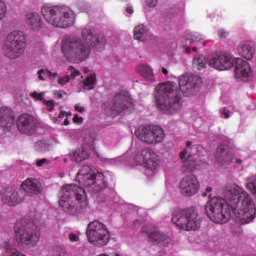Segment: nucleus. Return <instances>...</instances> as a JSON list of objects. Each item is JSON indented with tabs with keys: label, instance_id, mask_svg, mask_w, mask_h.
<instances>
[{
	"label": "nucleus",
	"instance_id": "1",
	"mask_svg": "<svg viewBox=\"0 0 256 256\" xmlns=\"http://www.w3.org/2000/svg\"><path fill=\"white\" fill-rule=\"evenodd\" d=\"M110 179L111 173L109 172H99L90 165L82 166L76 175V181L81 186L77 184L63 185L59 192V207L70 215H76V213L87 209L89 201L85 189L89 193H99V191L107 189Z\"/></svg>",
	"mask_w": 256,
	"mask_h": 256
},
{
	"label": "nucleus",
	"instance_id": "2",
	"mask_svg": "<svg viewBox=\"0 0 256 256\" xmlns=\"http://www.w3.org/2000/svg\"><path fill=\"white\" fill-rule=\"evenodd\" d=\"M231 212L242 225L251 223L256 217L255 200L237 184L226 186V201L212 198L205 206V213L213 223H227L231 219Z\"/></svg>",
	"mask_w": 256,
	"mask_h": 256
},
{
	"label": "nucleus",
	"instance_id": "3",
	"mask_svg": "<svg viewBox=\"0 0 256 256\" xmlns=\"http://www.w3.org/2000/svg\"><path fill=\"white\" fill-rule=\"evenodd\" d=\"M107 40L103 34L95 33V29L86 26L82 29V39L76 36L65 37L62 40V53L72 63L85 61L91 54V49L103 51Z\"/></svg>",
	"mask_w": 256,
	"mask_h": 256
},
{
	"label": "nucleus",
	"instance_id": "4",
	"mask_svg": "<svg viewBox=\"0 0 256 256\" xmlns=\"http://www.w3.org/2000/svg\"><path fill=\"white\" fill-rule=\"evenodd\" d=\"M179 88L173 82H166L160 84L156 87L155 99L156 105L160 111L167 113V115H173V113H178L183 107V102L181 101V94L187 95L188 91L194 89L195 76L192 74H186L180 76Z\"/></svg>",
	"mask_w": 256,
	"mask_h": 256
},
{
	"label": "nucleus",
	"instance_id": "5",
	"mask_svg": "<svg viewBox=\"0 0 256 256\" xmlns=\"http://www.w3.org/2000/svg\"><path fill=\"white\" fill-rule=\"evenodd\" d=\"M40 13L46 23L58 29H69L75 25V12L69 6L44 4Z\"/></svg>",
	"mask_w": 256,
	"mask_h": 256
},
{
	"label": "nucleus",
	"instance_id": "6",
	"mask_svg": "<svg viewBox=\"0 0 256 256\" xmlns=\"http://www.w3.org/2000/svg\"><path fill=\"white\" fill-rule=\"evenodd\" d=\"M14 233L17 243L22 247L31 249L37 247L39 243V234L33 229V222L28 218L19 219L14 225Z\"/></svg>",
	"mask_w": 256,
	"mask_h": 256
},
{
	"label": "nucleus",
	"instance_id": "7",
	"mask_svg": "<svg viewBox=\"0 0 256 256\" xmlns=\"http://www.w3.org/2000/svg\"><path fill=\"white\" fill-rule=\"evenodd\" d=\"M172 223L178 226L182 231H198L201 229V223L203 220L197 212V209L191 207L184 210H180L172 217Z\"/></svg>",
	"mask_w": 256,
	"mask_h": 256
},
{
	"label": "nucleus",
	"instance_id": "8",
	"mask_svg": "<svg viewBox=\"0 0 256 256\" xmlns=\"http://www.w3.org/2000/svg\"><path fill=\"white\" fill-rule=\"evenodd\" d=\"M26 47L25 34L21 31H14L6 37L2 51L8 59H19L25 53Z\"/></svg>",
	"mask_w": 256,
	"mask_h": 256
},
{
	"label": "nucleus",
	"instance_id": "9",
	"mask_svg": "<svg viewBox=\"0 0 256 256\" xmlns=\"http://www.w3.org/2000/svg\"><path fill=\"white\" fill-rule=\"evenodd\" d=\"M86 235L89 243L94 247H105L111 239L107 226L98 220L88 224Z\"/></svg>",
	"mask_w": 256,
	"mask_h": 256
},
{
	"label": "nucleus",
	"instance_id": "10",
	"mask_svg": "<svg viewBox=\"0 0 256 256\" xmlns=\"http://www.w3.org/2000/svg\"><path fill=\"white\" fill-rule=\"evenodd\" d=\"M135 161L137 165H143V167H145L144 175H146V177H154L157 173V169H159L161 165L159 155L149 148L142 150L141 153L135 157Z\"/></svg>",
	"mask_w": 256,
	"mask_h": 256
},
{
	"label": "nucleus",
	"instance_id": "11",
	"mask_svg": "<svg viewBox=\"0 0 256 256\" xmlns=\"http://www.w3.org/2000/svg\"><path fill=\"white\" fill-rule=\"evenodd\" d=\"M135 135L140 141L148 145L161 143L165 139V132L159 126H140L135 131Z\"/></svg>",
	"mask_w": 256,
	"mask_h": 256
},
{
	"label": "nucleus",
	"instance_id": "12",
	"mask_svg": "<svg viewBox=\"0 0 256 256\" xmlns=\"http://www.w3.org/2000/svg\"><path fill=\"white\" fill-rule=\"evenodd\" d=\"M197 146L191 147V142H187L186 149L180 153V159L182 161L181 171L182 173H193L197 169H201V161L195 157Z\"/></svg>",
	"mask_w": 256,
	"mask_h": 256
},
{
	"label": "nucleus",
	"instance_id": "13",
	"mask_svg": "<svg viewBox=\"0 0 256 256\" xmlns=\"http://www.w3.org/2000/svg\"><path fill=\"white\" fill-rule=\"evenodd\" d=\"M237 59L239 58H235L231 53L224 52L208 59V65L218 71H229L235 67Z\"/></svg>",
	"mask_w": 256,
	"mask_h": 256
},
{
	"label": "nucleus",
	"instance_id": "14",
	"mask_svg": "<svg viewBox=\"0 0 256 256\" xmlns=\"http://www.w3.org/2000/svg\"><path fill=\"white\" fill-rule=\"evenodd\" d=\"M178 187L179 192L183 197H195L201 189V184L199 183V178H197V176L190 174L181 179Z\"/></svg>",
	"mask_w": 256,
	"mask_h": 256
},
{
	"label": "nucleus",
	"instance_id": "15",
	"mask_svg": "<svg viewBox=\"0 0 256 256\" xmlns=\"http://www.w3.org/2000/svg\"><path fill=\"white\" fill-rule=\"evenodd\" d=\"M142 233L148 235L151 243L159 245L160 247H167L171 243V238L167 234L161 232L159 228L153 225H146L141 229Z\"/></svg>",
	"mask_w": 256,
	"mask_h": 256
},
{
	"label": "nucleus",
	"instance_id": "16",
	"mask_svg": "<svg viewBox=\"0 0 256 256\" xmlns=\"http://www.w3.org/2000/svg\"><path fill=\"white\" fill-rule=\"evenodd\" d=\"M25 201V194L17 188H8L2 192V203L9 207H17Z\"/></svg>",
	"mask_w": 256,
	"mask_h": 256
},
{
	"label": "nucleus",
	"instance_id": "17",
	"mask_svg": "<svg viewBox=\"0 0 256 256\" xmlns=\"http://www.w3.org/2000/svg\"><path fill=\"white\" fill-rule=\"evenodd\" d=\"M16 125L20 133H23L24 135H33V133H35V129L37 128L35 117L29 114H22L19 116Z\"/></svg>",
	"mask_w": 256,
	"mask_h": 256
},
{
	"label": "nucleus",
	"instance_id": "18",
	"mask_svg": "<svg viewBox=\"0 0 256 256\" xmlns=\"http://www.w3.org/2000/svg\"><path fill=\"white\" fill-rule=\"evenodd\" d=\"M131 107H133V99H131V96L128 92L122 91L115 95L113 111H116L117 113H123V111L131 109Z\"/></svg>",
	"mask_w": 256,
	"mask_h": 256
},
{
	"label": "nucleus",
	"instance_id": "19",
	"mask_svg": "<svg viewBox=\"0 0 256 256\" xmlns=\"http://www.w3.org/2000/svg\"><path fill=\"white\" fill-rule=\"evenodd\" d=\"M251 75H253V73L251 72V66L249 65V62L238 58L235 64L236 79L247 82L249 79H251Z\"/></svg>",
	"mask_w": 256,
	"mask_h": 256
},
{
	"label": "nucleus",
	"instance_id": "20",
	"mask_svg": "<svg viewBox=\"0 0 256 256\" xmlns=\"http://www.w3.org/2000/svg\"><path fill=\"white\" fill-rule=\"evenodd\" d=\"M216 163L220 167H229L233 163V153L225 145H220L216 150Z\"/></svg>",
	"mask_w": 256,
	"mask_h": 256
},
{
	"label": "nucleus",
	"instance_id": "21",
	"mask_svg": "<svg viewBox=\"0 0 256 256\" xmlns=\"http://www.w3.org/2000/svg\"><path fill=\"white\" fill-rule=\"evenodd\" d=\"M20 189L28 195H41L43 193V184L38 179L28 178L22 182Z\"/></svg>",
	"mask_w": 256,
	"mask_h": 256
},
{
	"label": "nucleus",
	"instance_id": "22",
	"mask_svg": "<svg viewBox=\"0 0 256 256\" xmlns=\"http://www.w3.org/2000/svg\"><path fill=\"white\" fill-rule=\"evenodd\" d=\"M25 21L32 31H41V29L45 27V23L43 22L41 15H39L37 12L27 13L25 16Z\"/></svg>",
	"mask_w": 256,
	"mask_h": 256
},
{
	"label": "nucleus",
	"instance_id": "23",
	"mask_svg": "<svg viewBox=\"0 0 256 256\" xmlns=\"http://www.w3.org/2000/svg\"><path fill=\"white\" fill-rule=\"evenodd\" d=\"M197 47H205V37L196 33L186 39L185 51L191 53V49L192 51H197Z\"/></svg>",
	"mask_w": 256,
	"mask_h": 256
},
{
	"label": "nucleus",
	"instance_id": "24",
	"mask_svg": "<svg viewBox=\"0 0 256 256\" xmlns=\"http://www.w3.org/2000/svg\"><path fill=\"white\" fill-rule=\"evenodd\" d=\"M15 123V114L10 107L2 106L0 108V125L1 127H11Z\"/></svg>",
	"mask_w": 256,
	"mask_h": 256
},
{
	"label": "nucleus",
	"instance_id": "25",
	"mask_svg": "<svg viewBox=\"0 0 256 256\" xmlns=\"http://www.w3.org/2000/svg\"><path fill=\"white\" fill-rule=\"evenodd\" d=\"M237 51L241 57L247 61H251L255 55V43L251 41L242 42L238 46Z\"/></svg>",
	"mask_w": 256,
	"mask_h": 256
},
{
	"label": "nucleus",
	"instance_id": "26",
	"mask_svg": "<svg viewBox=\"0 0 256 256\" xmlns=\"http://www.w3.org/2000/svg\"><path fill=\"white\" fill-rule=\"evenodd\" d=\"M134 39L145 43L151 39V32H149V27L145 24H139L134 28Z\"/></svg>",
	"mask_w": 256,
	"mask_h": 256
},
{
	"label": "nucleus",
	"instance_id": "27",
	"mask_svg": "<svg viewBox=\"0 0 256 256\" xmlns=\"http://www.w3.org/2000/svg\"><path fill=\"white\" fill-rule=\"evenodd\" d=\"M83 73H89V75L82 81L83 89H85V91H91L92 89H95V84L97 83V75L95 72H92L89 70V68L84 67Z\"/></svg>",
	"mask_w": 256,
	"mask_h": 256
},
{
	"label": "nucleus",
	"instance_id": "28",
	"mask_svg": "<svg viewBox=\"0 0 256 256\" xmlns=\"http://www.w3.org/2000/svg\"><path fill=\"white\" fill-rule=\"evenodd\" d=\"M137 73L141 75L146 81H155V74L153 73V69L149 67L147 64H139L136 67Z\"/></svg>",
	"mask_w": 256,
	"mask_h": 256
},
{
	"label": "nucleus",
	"instance_id": "29",
	"mask_svg": "<svg viewBox=\"0 0 256 256\" xmlns=\"http://www.w3.org/2000/svg\"><path fill=\"white\" fill-rule=\"evenodd\" d=\"M89 153L85 149V147L78 148L75 151H72L69 153V157L71 160L75 161V163H81L85 161L86 159H89Z\"/></svg>",
	"mask_w": 256,
	"mask_h": 256
},
{
	"label": "nucleus",
	"instance_id": "30",
	"mask_svg": "<svg viewBox=\"0 0 256 256\" xmlns=\"http://www.w3.org/2000/svg\"><path fill=\"white\" fill-rule=\"evenodd\" d=\"M68 73L70 75H66L58 78L59 85H67L69 81H71V79H76V77H81V72L73 66L68 67Z\"/></svg>",
	"mask_w": 256,
	"mask_h": 256
},
{
	"label": "nucleus",
	"instance_id": "31",
	"mask_svg": "<svg viewBox=\"0 0 256 256\" xmlns=\"http://www.w3.org/2000/svg\"><path fill=\"white\" fill-rule=\"evenodd\" d=\"M30 97H32L36 101H41V103H44V105L47 106L48 111H53V109L55 108V103H53V100H45V92H32L30 93Z\"/></svg>",
	"mask_w": 256,
	"mask_h": 256
},
{
	"label": "nucleus",
	"instance_id": "32",
	"mask_svg": "<svg viewBox=\"0 0 256 256\" xmlns=\"http://www.w3.org/2000/svg\"><path fill=\"white\" fill-rule=\"evenodd\" d=\"M207 63H209V60H207L205 56L196 55L194 56V59L192 61V67L197 71H202V69H205V67H207Z\"/></svg>",
	"mask_w": 256,
	"mask_h": 256
},
{
	"label": "nucleus",
	"instance_id": "33",
	"mask_svg": "<svg viewBox=\"0 0 256 256\" xmlns=\"http://www.w3.org/2000/svg\"><path fill=\"white\" fill-rule=\"evenodd\" d=\"M39 81H47V79H50L51 81H55L56 78L59 77V74L57 72L52 73L48 69H40L37 72Z\"/></svg>",
	"mask_w": 256,
	"mask_h": 256
},
{
	"label": "nucleus",
	"instance_id": "34",
	"mask_svg": "<svg viewBox=\"0 0 256 256\" xmlns=\"http://www.w3.org/2000/svg\"><path fill=\"white\" fill-rule=\"evenodd\" d=\"M71 115H73L71 113V111H60V113L58 114V117H52V121L53 123H59L62 125H69V117H71Z\"/></svg>",
	"mask_w": 256,
	"mask_h": 256
},
{
	"label": "nucleus",
	"instance_id": "35",
	"mask_svg": "<svg viewBox=\"0 0 256 256\" xmlns=\"http://www.w3.org/2000/svg\"><path fill=\"white\" fill-rule=\"evenodd\" d=\"M245 187L256 199V174L246 178Z\"/></svg>",
	"mask_w": 256,
	"mask_h": 256
},
{
	"label": "nucleus",
	"instance_id": "36",
	"mask_svg": "<svg viewBox=\"0 0 256 256\" xmlns=\"http://www.w3.org/2000/svg\"><path fill=\"white\" fill-rule=\"evenodd\" d=\"M1 249H4V251H13V247L15 245L13 244V239H8L0 242Z\"/></svg>",
	"mask_w": 256,
	"mask_h": 256
},
{
	"label": "nucleus",
	"instance_id": "37",
	"mask_svg": "<svg viewBox=\"0 0 256 256\" xmlns=\"http://www.w3.org/2000/svg\"><path fill=\"white\" fill-rule=\"evenodd\" d=\"M7 17V3L4 0H0V21Z\"/></svg>",
	"mask_w": 256,
	"mask_h": 256
},
{
	"label": "nucleus",
	"instance_id": "38",
	"mask_svg": "<svg viewBox=\"0 0 256 256\" xmlns=\"http://www.w3.org/2000/svg\"><path fill=\"white\" fill-rule=\"evenodd\" d=\"M80 235L81 233L79 232H70L68 234V239L71 243H79V241H81Z\"/></svg>",
	"mask_w": 256,
	"mask_h": 256
},
{
	"label": "nucleus",
	"instance_id": "39",
	"mask_svg": "<svg viewBox=\"0 0 256 256\" xmlns=\"http://www.w3.org/2000/svg\"><path fill=\"white\" fill-rule=\"evenodd\" d=\"M36 149H38V151H47V149H49V146L47 145V143H45V141H38L36 142Z\"/></svg>",
	"mask_w": 256,
	"mask_h": 256
},
{
	"label": "nucleus",
	"instance_id": "40",
	"mask_svg": "<svg viewBox=\"0 0 256 256\" xmlns=\"http://www.w3.org/2000/svg\"><path fill=\"white\" fill-rule=\"evenodd\" d=\"M220 114L224 119H229L231 117V112L227 110V108L220 109Z\"/></svg>",
	"mask_w": 256,
	"mask_h": 256
},
{
	"label": "nucleus",
	"instance_id": "41",
	"mask_svg": "<svg viewBox=\"0 0 256 256\" xmlns=\"http://www.w3.org/2000/svg\"><path fill=\"white\" fill-rule=\"evenodd\" d=\"M50 161L47 158H42L36 161V165L38 167H44L45 165H49Z\"/></svg>",
	"mask_w": 256,
	"mask_h": 256
},
{
	"label": "nucleus",
	"instance_id": "42",
	"mask_svg": "<svg viewBox=\"0 0 256 256\" xmlns=\"http://www.w3.org/2000/svg\"><path fill=\"white\" fill-rule=\"evenodd\" d=\"M157 3H159V0H146L148 7H157Z\"/></svg>",
	"mask_w": 256,
	"mask_h": 256
},
{
	"label": "nucleus",
	"instance_id": "43",
	"mask_svg": "<svg viewBox=\"0 0 256 256\" xmlns=\"http://www.w3.org/2000/svg\"><path fill=\"white\" fill-rule=\"evenodd\" d=\"M227 35H228L227 31H225L224 29L218 30V37H220L221 39H225V37H227Z\"/></svg>",
	"mask_w": 256,
	"mask_h": 256
},
{
	"label": "nucleus",
	"instance_id": "44",
	"mask_svg": "<svg viewBox=\"0 0 256 256\" xmlns=\"http://www.w3.org/2000/svg\"><path fill=\"white\" fill-rule=\"evenodd\" d=\"M212 191H213V188H211L210 186H208V187L206 188V192H204V193L202 194V196H204V197H211Z\"/></svg>",
	"mask_w": 256,
	"mask_h": 256
},
{
	"label": "nucleus",
	"instance_id": "45",
	"mask_svg": "<svg viewBox=\"0 0 256 256\" xmlns=\"http://www.w3.org/2000/svg\"><path fill=\"white\" fill-rule=\"evenodd\" d=\"M73 121H74V123H83V117L76 114L73 117Z\"/></svg>",
	"mask_w": 256,
	"mask_h": 256
},
{
	"label": "nucleus",
	"instance_id": "46",
	"mask_svg": "<svg viewBox=\"0 0 256 256\" xmlns=\"http://www.w3.org/2000/svg\"><path fill=\"white\" fill-rule=\"evenodd\" d=\"M75 109L78 111V113H83V111H85V107L81 106V104H76Z\"/></svg>",
	"mask_w": 256,
	"mask_h": 256
},
{
	"label": "nucleus",
	"instance_id": "47",
	"mask_svg": "<svg viewBox=\"0 0 256 256\" xmlns=\"http://www.w3.org/2000/svg\"><path fill=\"white\" fill-rule=\"evenodd\" d=\"M126 13H128L129 15H133L134 11H133V7L129 6L126 8Z\"/></svg>",
	"mask_w": 256,
	"mask_h": 256
},
{
	"label": "nucleus",
	"instance_id": "48",
	"mask_svg": "<svg viewBox=\"0 0 256 256\" xmlns=\"http://www.w3.org/2000/svg\"><path fill=\"white\" fill-rule=\"evenodd\" d=\"M54 95L55 97H57V99H61V97H63V94L61 93V91H55Z\"/></svg>",
	"mask_w": 256,
	"mask_h": 256
},
{
	"label": "nucleus",
	"instance_id": "49",
	"mask_svg": "<svg viewBox=\"0 0 256 256\" xmlns=\"http://www.w3.org/2000/svg\"><path fill=\"white\" fill-rule=\"evenodd\" d=\"M235 163H237V165H243V160L241 158H236Z\"/></svg>",
	"mask_w": 256,
	"mask_h": 256
},
{
	"label": "nucleus",
	"instance_id": "50",
	"mask_svg": "<svg viewBox=\"0 0 256 256\" xmlns=\"http://www.w3.org/2000/svg\"><path fill=\"white\" fill-rule=\"evenodd\" d=\"M162 73H163L164 75H167V73H169V71H167L166 68H162Z\"/></svg>",
	"mask_w": 256,
	"mask_h": 256
},
{
	"label": "nucleus",
	"instance_id": "51",
	"mask_svg": "<svg viewBox=\"0 0 256 256\" xmlns=\"http://www.w3.org/2000/svg\"><path fill=\"white\" fill-rule=\"evenodd\" d=\"M59 176L61 177V179H63V177H65L64 173H60Z\"/></svg>",
	"mask_w": 256,
	"mask_h": 256
},
{
	"label": "nucleus",
	"instance_id": "52",
	"mask_svg": "<svg viewBox=\"0 0 256 256\" xmlns=\"http://www.w3.org/2000/svg\"><path fill=\"white\" fill-rule=\"evenodd\" d=\"M239 233H243V230L241 228H238Z\"/></svg>",
	"mask_w": 256,
	"mask_h": 256
},
{
	"label": "nucleus",
	"instance_id": "53",
	"mask_svg": "<svg viewBox=\"0 0 256 256\" xmlns=\"http://www.w3.org/2000/svg\"><path fill=\"white\" fill-rule=\"evenodd\" d=\"M63 161H64V163H67V158H64Z\"/></svg>",
	"mask_w": 256,
	"mask_h": 256
},
{
	"label": "nucleus",
	"instance_id": "54",
	"mask_svg": "<svg viewBox=\"0 0 256 256\" xmlns=\"http://www.w3.org/2000/svg\"><path fill=\"white\" fill-rule=\"evenodd\" d=\"M82 11H87V9H85V8H82Z\"/></svg>",
	"mask_w": 256,
	"mask_h": 256
}]
</instances>
